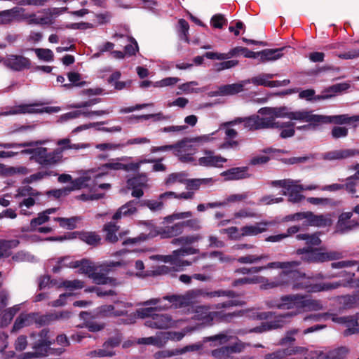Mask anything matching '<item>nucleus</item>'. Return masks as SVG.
<instances>
[{
    "label": "nucleus",
    "mask_w": 359,
    "mask_h": 359,
    "mask_svg": "<svg viewBox=\"0 0 359 359\" xmlns=\"http://www.w3.org/2000/svg\"><path fill=\"white\" fill-rule=\"evenodd\" d=\"M312 279L313 278L308 277L304 273H301L297 271H282L272 279L262 276L252 275L237 278L233 282L232 285L234 287H238L243 285L259 284L262 290L291 287L292 290H306L310 292L329 291L341 286L353 287L351 277H350V280L318 284H312Z\"/></svg>",
    "instance_id": "f257e3e1"
},
{
    "label": "nucleus",
    "mask_w": 359,
    "mask_h": 359,
    "mask_svg": "<svg viewBox=\"0 0 359 359\" xmlns=\"http://www.w3.org/2000/svg\"><path fill=\"white\" fill-rule=\"evenodd\" d=\"M270 307L281 310H292L284 315L278 316L273 320L262 323L259 327L252 331L263 332L283 327L290 319L305 311H318L323 309L319 300L313 299L306 295L299 294H286L279 299L269 303Z\"/></svg>",
    "instance_id": "f03ea898"
},
{
    "label": "nucleus",
    "mask_w": 359,
    "mask_h": 359,
    "mask_svg": "<svg viewBox=\"0 0 359 359\" xmlns=\"http://www.w3.org/2000/svg\"><path fill=\"white\" fill-rule=\"evenodd\" d=\"M258 113L262 117L259 115H253L245 118H236L231 121L224 122L223 126L243 123L244 128L248 130L274 128V127H279V123L276 122V118L286 117L290 120H294L292 116L294 111H290L287 107H263L258 111Z\"/></svg>",
    "instance_id": "7ed1b4c3"
},
{
    "label": "nucleus",
    "mask_w": 359,
    "mask_h": 359,
    "mask_svg": "<svg viewBox=\"0 0 359 359\" xmlns=\"http://www.w3.org/2000/svg\"><path fill=\"white\" fill-rule=\"evenodd\" d=\"M227 296L232 297L233 292L231 291L217 290L214 292H207L201 289L191 290L183 295L165 296L163 299L168 301L167 304L160 305L159 309L167 310L170 308H182L197 302V299L203 297L206 298H212L215 297ZM162 302V299H151L144 303V305H156Z\"/></svg>",
    "instance_id": "20e7f679"
},
{
    "label": "nucleus",
    "mask_w": 359,
    "mask_h": 359,
    "mask_svg": "<svg viewBox=\"0 0 359 359\" xmlns=\"http://www.w3.org/2000/svg\"><path fill=\"white\" fill-rule=\"evenodd\" d=\"M79 273L87 275L95 284L109 285L111 286L117 285L118 283L114 278L109 277L102 271L108 272L115 267H126L129 262L126 259H121L118 262L105 261L101 263L95 264L87 259L78 260Z\"/></svg>",
    "instance_id": "39448f33"
},
{
    "label": "nucleus",
    "mask_w": 359,
    "mask_h": 359,
    "mask_svg": "<svg viewBox=\"0 0 359 359\" xmlns=\"http://www.w3.org/2000/svg\"><path fill=\"white\" fill-rule=\"evenodd\" d=\"M294 121L299 122H311L313 125H320L323 123H334L338 124L350 123L354 127L359 122V115L348 116L346 114L337 116H323L314 114L312 111L306 110L294 111L293 114Z\"/></svg>",
    "instance_id": "423d86ee"
},
{
    "label": "nucleus",
    "mask_w": 359,
    "mask_h": 359,
    "mask_svg": "<svg viewBox=\"0 0 359 359\" xmlns=\"http://www.w3.org/2000/svg\"><path fill=\"white\" fill-rule=\"evenodd\" d=\"M159 309L158 307L144 308L137 311V315L141 318H147L144 325L145 326L158 330H167L169 328L179 327L184 320H173L170 316L168 314H158L154 311Z\"/></svg>",
    "instance_id": "0eeeda50"
},
{
    "label": "nucleus",
    "mask_w": 359,
    "mask_h": 359,
    "mask_svg": "<svg viewBox=\"0 0 359 359\" xmlns=\"http://www.w3.org/2000/svg\"><path fill=\"white\" fill-rule=\"evenodd\" d=\"M99 174L98 168H92L87 170H81L79 172L80 175L79 177L74 180L72 186L70 187L69 191L79 190L87 187L93 184L94 188H99L100 189L108 190L111 188V184L109 183H98V180L102 177Z\"/></svg>",
    "instance_id": "6e6552de"
},
{
    "label": "nucleus",
    "mask_w": 359,
    "mask_h": 359,
    "mask_svg": "<svg viewBox=\"0 0 359 359\" xmlns=\"http://www.w3.org/2000/svg\"><path fill=\"white\" fill-rule=\"evenodd\" d=\"M284 222H299L302 221V226H327L332 224V219L329 215H315L310 211L300 212L285 216Z\"/></svg>",
    "instance_id": "1a4fd4ad"
},
{
    "label": "nucleus",
    "mask_w": 359,
    "mask_h": 359,
    "mask_svg": "<svg viewBox=\"0 0 359 359\" xmlns=\"http://www.w3.org/2000/svg\"><path fill=\"white\" fill-rule=\"evenodd\" d=\"M130 157L128 156H122L121 158L113 159L111 161L102 165L101 166L98 167V175H101L102 177L105 175H107L109 170H123L127 172L137 171L139 170L142 164L155 162L154 160L143 159L130 163H122V161H126Z\"/></svg>",
    "instance_id": "9d476101"
},
{
    "label": "nucleus",
    "mask_w": 359,
    "mask_h": 359,
    "mask_svg": "<svg viewBox=\"0 0 359 359\" xmlns=\"http://www.w3.org/2000/svg\"><path fill=\"white\" fill-rule=\"evenodd\" d=\"M296 253L302 256L301 258L303 261L307 262H324L339 259L342 257V254L339 252H322L320 249L311 247L298 249Z\"/></svg>",
    "instance_id": "9b49d317"
},
{
    "label": "nucleus",
    "mask_w": 359,
    "mask_h": 359,
    "mask_svg": "<svg viewBox=\"0 0 359 359\" xmlns=\"http://www.w3.org/2000/svg\"><path fill=\"white\" fill-rule=\"evenodd\" d=\"M39 195L40 194L38 191L29 186H24L18 188L15 198H22L18 203L20 214L25 216H30L32 212L29 211V209L36 204Z\"/></svg>",
    "instance_id": "f8f14e48"
},
{
    "label": "nucleus",
    "mask_w": 359,
    "mask_h": 359,
    "mask_svg": "<svg viewBox=\"0 0 359 359\" xmlns=\"http://www.w3.org/2000/svg\"><path fill=\"white\" fill-rule=\"evenodd\" d=\"M199 250L192 247H185L174 250L169 255H152L149 258L152 260H157L164 263H170L177 266H189L191 263L188 261L181 260V257L197 254Z\"/></svg>",
    "instance_id": "ddd939ff"
},
{
    "label": "nucleus",
    "mask_w": 359,
    "mask_h": 359,
    "mask_svg": "<svg viewBox=\"0 0 359 359\" xmlns=\"http://www.w3.org/2000/svg\"><path fill=\"white\" fill-rule=\"evenodd\" d=\"M271 185L283 188V194L287 196L289 201L292 203H298L304 198L301 194L303 191V185L299 184V180L291 179L275 180L271 182Z\"/></svg>",
    "instance_id": "4468645a"
},
{
    "label": "nucleus",
    "mask_w": 359,
    "mask_h": 359,
    "mask_svg": "<svg viewBox=\"0 0 359 359\" xmlns=\"http://www.w3.org/2000/svg\"><path fill=\"white\" fill-rule=\"evenodd\" d=\"M300 264L299 262L291 261V262H269L266 265L252 267H242L235 271L236 273L238 274H251L255 275L262 271L271 269H280L283 271H294L293 269L297 268Z\"/></svg>",
    "instance_id": "2eb2a0df"
},
{
    "label": "nucleus",
    "mask_w": 359,
    "mask_h": 359,
    "mask_svg": "<svg viewBox=\"0 0 359 359\" xmlns=\"http://www.w3.org/2000/svg\"><path fill=\"white\" fill-rule=\"evenodd\" d=\"M31 159L44 167L55 166L63 161V156L60 151H48L47 148L36 147L35 155L31 156Z\"/></svg>",
    "instance_id": "dca6fc26"
},
{
    "label": "nucleus",
    "mask_w": 359,
    "mask_h": 359,
    "mask_svg": "<svg viewBox=\"0 0 359 359\" xmlns=\"http://www.w3.org/2000/svg\"><path fill=\"white\" fill-rule=\"evenodd\" d=\"M37 104H22L10 107L8 110L0 113V116H10L22 114H35L46 112L48 114L57 113L61 109L59 107H46L38 108Z\"/></svg>",
    "instance_id": "f3484780"
},
{
    "label": "nucleus",
    "mask_w": 359,
    "mask_h": 359,
    "mask_svg": "<svg viewBox=\"0 0 359 359\" xmlns=\"http://www.w3.org/2000/svg\"><path fill=\"white\" fill-rule=\"evenodd\" d=\"M67 8L61 9L62 11H65ZM47 13H49L50 16L39 17L36 13H25V9L21 8V11L19 13L18 21L26 20L29 25H52L53 20L51 17L52 15H59L60 10L59 8H54L52 11L48 10Z\"/></svg>",
    "instance_id": "a211bd4d"
},
{
    "label": "nucleus",
    "mask_w": 359,
    "mask_h": 359,
    "mask_svg": "<svg viewBox=\"0 0 359 359\" xmlns=\"http://www.w3.org/2000/svg\"><path fill=\"white\" fill-rule=\"evenodd\" d=\"M197 151V148L191 138L183 140L175 144V154L179 159L184 163H191L194 161L193 155Z\"/></svg>",
    "instance_id": "6ab92c4d"
},
{
    "label": "nucleus",
    "mask_w": 359,
    "mask_h": 359,
    "mask_svg": "<svg viewBox=\"0 0 359 359\" xmlns=\"http://www.w3.org/2000/svg\"><path fill=\"white\" fill-rule=\"evenodd\" d=\"M1 62L8 69L15 72H22L25 69H29L32 66L30 60L20 55H8L5 58L2 59Z\"/></svg>",
    "instance_id": "aec40b11"
},
{
    "label": "nucleus",
    "mask_w": 359,
    "mask_h": 359,
    "mask_svg": "<svg viewBox=\"0 0 359 359\" xmlns=\"http://www.w3.org/2000/svg\"><path fill=\"white\" fill-rule=\"evenodd\" d=\"M140 227L142 232L140 235L135 238L125 240L123 242V245L137 244L160 235L159 230L149 222L141 223Z\"/></svg>",
    "instance_id": "412c9836"
},
{
    "label": "nucleus",
    "mask_w": 359,
    "mask_h": 359,
    "mask_svg": "<svg viewBox=\"0 0 359 359\" xmlns=\"http://www.w3.org/2000/svg\"><path fill=\"white\" fill-rule=\"evenodd\" d=\"M132 306L131 303L117 301L114 305H104L98 309V313L102 316H119L127 312V309Z\"/></svg>",
    "instance_id": "4be33fe9"
},
{
    "label": "nucleus",
    "mask_w": 359,
    "mask_h": 359,
    "mask_svg": "<svg viewBox=\"0 0 359 359\" xmlns=\"http://www.w3.org/2000/svg\"><path fill=\"white\" fill-rule=\"evenodd\" d=\"M322 316L325 318L331 317L333 322L345 325L347 327L344 331L345 335L355 334L359 330L358 327V318L356 316L337 317L331 313H325Z\"/></svg>",
    "instance_id": "5701e85b"
},
{
    "label": "nucleus",
    "mask_w": 359,
    "mask_h": 359,
    "mask_svg": "<svg viewBox=\"0 0 359 359\" xmlns=\"http://www.w3.org/2000/svg\"><path fill=\"white\" fill-rule=\"evenodd\" d=\"M245 348V345L241 341L236 340L233 341L231 346H223L220 348L213 350L212 355L215 359H231L233 353H240Z\"/></svg>",
    "instance_id": "b1692460"
},
{
    "label": "nucleus",
    "mask_w": 359,
    "mask_h": 359,
    "mask_svg": "<svg viewBox=\"0 0 359 359\" xmlns=\"http://www.w3.org/2000/svg\"><path fill=\"white\" fill-rule=\"evenodd\" d=\"M203 154L204 156L198 160V163L201 166L220 168L227 161L226 158L215 154L211 150L206 149L203 151Z\"/></svg>",
    "instance_id": "393cba45"
},
{
    "label": "nucleus",
    "mask_w": 359,
    "mask_h": 359,
    "mask_svg": "<svg viewBox=\"0 0 359 359\" xmlns=\"http://www.w3.org/2000/svg\"><path fill=\"white\" fill-rule=\"evenodd\" d=\"M275 224L273 221H261L253 224L245 225L241 228V235L245 236H255L260 233H264L268 228Z\"/></svg>",
    "instance_id": "a878e982"
},
{
    "label": "nucleus",
    "mask_w": 359,
    "mask_h": 359,
    "mask_svg": "<svg viewBox=\"0 0 359 359\" xmlns=\"http://www.w3.org/2000/svg\"><path fill=\"white\" fill-rule=\"evenodd\" d=\"M352 216L351 212H343L339 215L336 226L337 232L345 233L359 226V222L351 219Z\"/></svg>",
    "instance_id": "bb28decb"
},
{
    "label": "nucleus",
    "mask_w": 359,
    "mask_h": 359,
    "mask_svg": "<svg viewBox=\"0 0 359 359\" xmlns=\"http://www.w3.org/2000/svg\"><path fill=\"white\" fill-rule=\"evenodd\" d=\"M250 83V80L242 81L240 83L224 85L219 87L218 90L212 93L213 96L233 95L244 90V86Z\"/></svg>",
    "instance_id": "cd10ccee"
},
{
    "label": "nucleus",
    "mask_w": 359,
    "mask_h": 359,
    "mask_svg": "<svg viewBox=\"0 0 359 359\" xmlns=\"http://www.w3.org/2000/svg\"><path fill=\"white\" fill-rule=\"evenodd\" d=\"M222 176L226 180H239L250 177L248 167H236L222 172Z\"/></svg>",
    "instance_id": "c85d7f7f"
},
{
    "label": "nucleus",
    "mask_w": 359,
    "mask_h": 359,
    "mask_svg": "<svg viewBox=\"0 0 359 359\" xmlns=\"http://www.w3.org/2000/svg\"><path fill=\"white\" fill-rule=\"evenodd\" d=\"M36 317L37 315L34 313H20L14 322L12 332H18L23 327L31 325L34 322L36 321Z\"/></svg>",
    "instance_id": "c756f323"
},
{
    "label": "nucleus",
    "mask_w": 359,
    "mask_h": 359,
    "mask_svg": "<svg viewBox=\"0 0 359 359\" xmlns=\"http://www.w3.org/2000/svg\"><path fill=\"white\" fill-rule=\"evenodd\" d=\"M120 341L118 339H111L106 341L103 345V348L97 351H93L90 352L88 355L90 357H104L111 356L114 355L112 348L115 346H118Z\"/></svg>",
    "instance_id": "7c9ffc66"
},
{
    "label": "nucleus",
    "mask_w": 359,
    "mask_h": 359,
    "mask_svg": "<svg viewBox=\"0 0 359 359\" xmlns=\"http://www.w3.org/2000/svg\"><path fill=\"white\" fill-rule=\"evenodd\" d=\"M210 309V307L205 306H198L196 309L195 318L202 320L204 325H211L212 321L217 315V312H211Z\"/></svg>",
    "instance_id": "2f4dec72"
},
{
    "label": "nucleus",
    "mask_w": 359,
    "mask_h": 359,
    "mask_svg": "<svg viewBox=\"0 0 359 359\" xmlns=\"http://www.w3.org/2000/svg\"><path fill=\"white\" fill-rule=\"evenodd\" d=\"M30 337L35 339L33 343L32 348L35 350H39L43 347H48L52 342L49 340L48 331L43 330L38 334L32 333Z\"/></svg>",
    "instance_id": "473e14b6"
},
{
    "label": "nucleus",
    "mask_w": 359,
    "mask_h": 359,
    "mask_svg": "<svg viewBox=\"0 0 359 359\" xmlns=\"http://www.w3.org/2000/svg\"><path fill=\"white\" fill-rule=\"evenodd\" d=\"M196 330V327H186L182 331L180 332H163V336L165 341V346L167 344L169 340L179 341L182 340L184 337L191 333V332Z\"/></svg>",
    "instance_id": "72a5a7b5"
},
{
    "label": "nucleus",
    "mask_w": 359,
    "mask_h": 359,
    "mask_svg": "<svg viewBox=\"0 0 359 359\" xmlns=\"http://www.w3.org/2000/svg\"><path fill=\"white\" fill-rule=\"evenodd\" d=\"M198 83L195 81H189L180 84L178 86V89L180 90L177 93V95H180L182 93L184 94H199L206 91L207 88L205 87H198Z\"/></svg>",
    "instance_id": "f704fd0d"
},
{
    "label": "nucleus",
    "mask_w": 359,
    "mask_h": 359,
    "mask_svg": "<svg viewBox=\"0 0 359 359\" xmlns=\"http://www.w3.org/2000/svg\"><path fill=\"white\" fill-rule=\"evenodd\" d=\"M233 339H235L233 336L229 335L226 332H222L214 336L205 337L203 340V342L205 343L210 341L212 343L210 344L211 346H217L224 345L228 342H233Z\"/></svg>",
    "instance_id": "c9c22d12"
},
{
    "label": "nucleus",
    "mask_w": 359,
    "mask_h": 359,
    "mask_svg": "<svg viewBox=\"0 0 359 359\" xmlns=\"http://www.w3.org/2000/svg\"><path fill=\"white\" fill-rule=\"evenodd\" d=\"M137 201H131L122 205L116 212L113 215V219L117 220L122 217L130 216L137 212Z\"/></svg>",
    "instance_id": "e433bc0d"
},
{
    "label": "nucleus",
    "mask_w": 359,
    "mask_h": 359,
    "mask_svg": "<svg viewBox=\"0 0 359 359\" xmlns=\"http://www.w3.org/2000/svg\"><path fill=\"white\" fill-rule=\"evenodd\" d=\"M78 260L74 259L69 256L59 258L55 262V265L53 266L52 271L53 273H59L62 268L77 269Z\"/></svg>",
    "instance_id": "4c0bfd02"
},
{
    "label": "nucleus",
    "mask_w": 359,
    "mask_h": 359,
    "mask_svg": "<svg viewBox=\"0 0 359 359\" xmlns=\"http://www.w3.org/2000/svg\"><path fill=\"white\" fill-rule=\"evenodd\" d=\"M283 48L265 49L258 51L259 60L261 62H266L269 61H275L282 57L280 53Z\"/></svg>",
    "instance_id": "58836bf2"
},
{
    "label": "nucleus",
    "mask_w": 359,
    "mask_h": 359,
    "mask_svg": "<svg viewBox=\"0 0 359 359\" xmlns=\"http://www.w3.org/2000/svg\"><path fill=\"white\" fill-rule=\"evenodd\" d=\"M20 7H14L11 9L0 11V24H8L14 20L18 21Z\"/></svg>",
    "instance_id": "ea45409f"
},
{
    "label": "nucleus",
    "mask_w": 359,
    "mask_h": 359,
    "mask_svg": "<svg viewBox=\"0 0 359 359\" xmlns=\"http://www.w3.org/2000/svg\"><path fill=\"white\" fill-rule=\"evenodd\" d=\"M54 285L57 287H64L67 290L69 291L82 289L85 285L83 281L78 279L60 280L58 281H55Z\"/></svg>",
    "instance_id": "a19ab883"
},
{
    "label": "nucleus",
    "mask_w": 359,
    "mask_h": 359,
    "mask_svg": "<svg viewBox=\"0 0 359 359\" xmlns=\"http://www.w3.org/2000/svg\"><path fill=\"white\" fill-rule=\"evenodd\" d=\"M57 208H48L39 212L37 217L32 219L30 222L31 229H36L38 226L42 225L50 219L49 215L55 212Z\"/></svg>",
    "instance_id": "79ce46f5"
},
{
    "label": "nucleus",
    "mask_w": 359,
    "mask_h": 359,
    "mask_svg": "<svg viewBox=\"0 0 359 359\" xmlns=\"http://www.w3.org/2000/svg\"><path fill=\"white\" fill-rule=\"evenodd\" d=\"M137 344L153 345L158 348H163L165 346L163 332H158L153 337L140 338L137 339Z\"/></svg>",
    "instance_id": "37998d69"
},
{
    "label": "nucleus",
    "mask_w": 359,
    "mask_h": 359,
    "mask_svg": "<svg viewBox=\"0 0 359 359\" xmlns=\"http://www.w3.org/2000/svg\"><path fill=\"white\" fill-rule=\"evenodd\" d=\"M191 139L196 147L214 143L218 140V130H215L209 134H204L197 137H191Z\"/></svg>",
    "instance_id": "c03bdc74"
},
{
    "label": "nucleus",
    "mask_w": 359,
    "mask_h": 359,
    "mask_svg": "<svg viewBox=\"0 0 359 359\" xmlns=\"http://www.w3.org/2000/svg\"><path fill=\"white\" fill-rule=\"evenodd\" d=\"M20 309V304H16L4 311L0 316V326L2 327H7Z\"/></svg>",
    "instance_id": "a18cd8bd"
},
{
    "label": "nucleus",
    "mask_w": 359,
    "mask_h": 359,
    "mask_svg": "<svg viewBox=\"0 0 359 359\" xmlns=\"http://www.w3.org/2000/svg\"><path fill=\"white\" fill-rule=\"evenodd\" d=\"M274 74H264L258 75L255 77H253L251 80H250V83H252L255 85L259 86H264L267 87H277V81H270V79H273Z\"/></svg>",
    "instance_id": "49530a36"
},
{
    "label": "nucleus",
    "mask_w": 359,
    "mask_h": 359,
    "mask_svg": "<svg viewBox=\"0 0 359 359\" xmlns=\"http://www.w3.org/2000/svg\"><path fill=\"white\" fill-rule=\"evenodd\" d=\"M183 224L182 222H177L172 226H166L159 230L162 238H171L182 233Z\"/></svg>",
    "instance_id": "de8ad7c7"
},
{
    "label": "nucleus",
    "mask_w": 359,
    "mask_h": 359,
    "mask_svg": "<svg viewBox=\"0 0 359 359\" xmlns=\"http://www.w3.org/2000/svg\"><path fill=\"white\" fill-rule=\"evenodd\" d=\"M347 353L348 349L345 347H341L328 353H320L318 359H345Z\"/></svg>",
    "instance_id": "09e8293b"
},
{
    "label": "nucleus",
    "mask_w": 359,
    "mask_h": 359,
    "mask_svg": "<svg viewBox=\"0 0 359 359\" xmlns=\"http://www.w3.org/2000/svg\"><path fill=\"white\" fill-rule=\"evenodd\" d=\"M349 88V85L346 83H337L327 88L324 92L323 95L318 96V99H328L332 97L335 94L344 91Z\"/></svg>",
    "instance_id": "8fccbe9b"
},
{
    "label": "nucleus",
    "mask_w": 359,
    "mask_h": 359,
    "mask_svg": "<svg viewBox=\"0 0 359 359\" xmlns=\"http://www.w3.org/2000/svg\"><path fill=\"white\" fill-rule=\"evenodd\" d=\"M269 259V256L266 254L261 255H247L240 257L238 262L241 264H254L259 263L262 261H267Z\"/></svg>",
    "instance_id": "3c124183"
},
{
    "label": "nucleus",
    "mask_w": 359,
    "mask_h": 359,
    "mask_svg": "<svg viewBox=\"0 0 359 359\" xmlns=\"http://www.w3.org/2000/svg\"><path fill=\"white\" fill-rule=\"evenodd\" d=\"M53 219L58 222L61 227L72 230L77 227V224L81 222V218L76 216L69 218L55 217Z\"/></svg>",
    "instance_id": "603ef678"
},
{
    "label": "nucleus",
    "mask_w": 359,
    "mask_h": 359,
    "mask_svg": "<svg viewBox=\"0 0 359 359\" xmlns=\"http://www.w3.org/2000/svg\"><path fill=\"white\" fill-rule=\"evenodd\" d=\"M186 182V173L173 172L168 175L164 184L168 187H172L177 184H183Z\"/></svg>",
    "instance_id": "864d4df0"
},
{
    "label": "nucleus",
    "mask_w": 359,
    "mask_h": 359,
    "mask_svg": "<svg viewBox=\"0 0 359 359\" xmlns=\"http://www.w3.org/2000/svg\"><path fill=\"white\" fill-rule=\"evenodd\" d=\"M19 244L18 240H0V257H7L11 255V250L16 248Z\"/></svg>",
    "instance_id": "5fc2aeb1"
},
{
    "label": "nucleus",
    "mask_w": 359,
    "mask_h": 359,
    "mask_svg": "<svg viewBox=\"0 0 359 359\" xmlns=\"http://www.w3.org/2000/svg\"><path fill=\"white\" fill-rule=\"evenodd\" d=\"M104 231L106 233V240L110 243H116L118 240L116 233L118 226L113 222H109L104 226Z\"/></svg>",
    "instance_id": "6e6d98bb"
},
{
    "label": "nucleus",
    "mask_w": 359,
    "mask_h": 359,
    "mask_svg": "<svg viewBox=\"0 0 359 359\" xmlns=\"http://www.w3.org/2000/svg\"><path fill=\"white\" fill-rule=\"evenodd\" d=\"M48 142V140H39L36 142H27L24 143H1L0 147L4 149H11V148H22L27 147H36L38 145H43Z\"/></svg>",
    "instance_id": "4d7b16f0"
},
{
    "label": "nucleus",
    "mask_w": 359,
    "mask_h": 359,
    "mask_svg": "<svg viewBox=\"0 0 359 359\" xmlns=\"http://www.w3.org/2000/svg\"><path fill=\"white\" fill-rule=\"evenodd\" d=\"M353 155V151L351 150H335L326 153L324 155V158L327 160H338L346 158Z\"/></svg>",
    "instance_id": "13d9d810"
},
{
    "label": "nucleus",
    "mask_w": 359,
    "mask_h": 359,
    "mask_svg": "<svg viewBox=\"0 0 359 359\" xmlns=\"http://www.w3.org/2000/svg\"><path fill=\"white\" fill-rule=\"evenodd\" d=\"M78 235L81 241L88 245H95L100 241V236L94 232H81Z\"/></svg>",
    "instance_id": "bf43d9fd"
},
{
    "label": "nucleus",
    "mask_w": 359,
    "mask_h": 359,
    "mask_svg": "<svg viewBox=\"0 0 359 359\" xmlns=\"http://www.w3.org/2000/svg\"><path fill=\"white\" fill-rule=\"evenodd\" d=\"M276 122L279 123V127L282 128L280 132V137L287 138L292 137L294 135V123L292 122H280L276 120Z\"/></svg>",
    "instance_id": "052dcab7"
},
{
    "label": "nucleus",
    "mask_w": 359,
    "mask_h": 359,
    "mask_svg": "<svg viewBox=\"0 0 359 359\" xmlns=\"http://www.w3.org/2000/svg\"><path fill=\"white\" fill-rule=\"evenodd\" d=\"M56 175H57V173L54 170H42L31 175L29 177L26 179V182L27 183H32L34 182L41 180L50 176Z\"/></svg>",
    "instance_id": "680f3d73"
},
{
    "label": "nucleus",
    "mask_w": 359,
    "mask_h": 359,
    "mask_svg": "<svg viewBox=\"0 0 359 359\" xmlns=\"http://www.w3.org/2000/svg\"><path fill=\"white\" fill-rule=\"evenodd\" d=\"M344 184L346 190L353 197H359V183L354 177H348Z\"/></svg>",
    "instance_id": "e2e57ef3"
},
{
    "label": "nucleus",
    "mask_w": 359,
    "mask_h": 359,
    "mask_svg": "<svg viewBox=\"0 0 359 359\" xmlns=\"http://www.w3.org/2000/svg\"><path fill=\"white\" fill-rule=\"evenodd\" d=\"M297 239L298 240H304L306 241V243L309 247L312 246H317L319 245L321 243L320 239L319 238L318 236L316 233L314 234H309V233H301L298 234L296 236Z\"/></svg>",
    "instance_id": "0e129e2a"
},
{
    "label": "nucleus",
    "mask_w": 359,
    "mask_h": 359,
    "mask_svg": "<svg viewBox=\"0 0 359 359\" xmlns=\"http://www.w3.org/2000/svg\"><path fill=\"white\" fill-rule=\"evenodd\" d=\"M33 50L40 60L52 62L54 60V54L50 49L38 48L33 49Z\"/></svg>",
    "instance_id": "69168bd1"
},
{
    "label": "nucleus",
    "mask_w": 359,
    "mask_h": 359,
    "mask_svg": "<svg viewBox=\"0 0 359 359\" xmlns=\"http://www.w3.org/2000/svg\"><path fill=\"white\" fill-rule=\"evenodd\" d=\"M192 215L193 214L191 211L174 212L172 215L165 217L163 222L165 223H172L175 220L185 219L191 217Z\"/></svg>",
    "instance_id": "338daca9"
},
{
    "label": "nucleus",
    "mask_w": 359,
    "mask_h": 359,
    "mask_svg": "<svg viewBox=\"0 0 359 359\" xmlns=\"http://www.w3.org/2000/svg\"><path fill=\"white\" fill-rule=\"evenodd\" d=\"M122 147H123V144H116V143H110V142L100 143V144H97L95 145V148L98 151L104 152V153L116 151Z\"/></svg>",
    "instance_id": "774afa93"
}]
</instances>
